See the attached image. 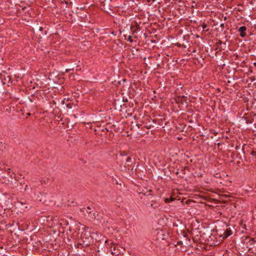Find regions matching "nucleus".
Here are the masks:
<instances>
[{
    "label": "nucleus",
    "mask_w": 256,
    "mask_h": 256,
    "mask_svg": "<svg viewBox=\"0 0 256 256\" xmlns=\"http://www.w3.org/2000/svg\"><path fill=\"white\" fill-rule=\"evenodd\" d=\"M10 168H8V169L7 172H8V174H10Z\"/></svg>",
    "instance_id": "13"
},
{
    "label": "nucleus",
    "mask_w": 256,
    "mask_h": 256,
    "mask_svg": "<svg viewBox=\"0 0 256 256\" xmlns=\"http://www.w3.org/2000/svg\"><path fill=\"white\" fill-rule=\"evenodd\" d=\"M26 188H28V186L26 185V188H25V190H26Z\"/></svg>",
    "instance_id": "16"
},
{
    "label": "nucleus",
    "mask_w": 256,
    "mask_h": 256,
    "mask_svg": "<svg viewBox=\"0 0 256 256\" xmlns=\"http://www.w3.org/2000/svg\"><path fill=\"white\" fill-rule=\"evenodd\" d=\"M91 208H90V206H88L86 207V208L84 210V211L86 212V210H90Z\"/></svg>",
    "instance_id": "12"
},
{
    "label": "nucleus",
    "mask_w": 256,
    "mask_h": 256,
    "mask_svg": "<svg viewBox=\"0 0 256 256\" xmlns=\"http://www.w3.org/2000/svg\"><path fill=\"white\" fill-rule=\"evenodd\" d=\"M202 28L203 29H204L206 28V27H207V24L205 23H204L202 26Z\"/></svg>",
    "instance_id": "10"
},
{
    "label": "nucleus",
    "mask_w": 256,
    "mask_h": 256,
    "mask_svg": "<svg viewBox=\"0 0 256 256\" xmlns=\"http://www.w3.org/2000/svg\"><path fill=\"white\" fill-rule=\"evenodd\" d=\"M85 208H83L81 210V211L84 212V215L88 216L90 220H94L96 219V216H98V213L97 212H94L92 213L91 210H86L84 211Z\"/></svg>",
    "instance_id": "2"
},
{
    "label": "nucleus",
    "mask_w": 256,
    "mask_h": 256,
    "mask_svg": "<svg viewBox=\"0 0 256 256\" xmlns=\"http://www.w3.org/2000/svg\"><path fill=\"white\" fill-rule=\"evenodd\" d=\"M48 179L46 178H42L40 182L42 184H47L48 182Z\"/></svg>",
    "instance_id": "8"
},
{
    "label": "nucleus",
    "mask_w": 256,
    "mask_h": 256,
    "mask_svg": "<svg viewBox=\"0 0 256 256\" xmlns=\"http://www.w3.org/2000/svg\"><path fill=\"white\" fill-rule=\"evenodd\" d=\"M208 30H208H208H206V32H208Z\"/></svg>",
    "instance_id": "17"
},
{
    "label": "nucleus",
    "mask_w": 256,
    "mask_h": 256,
    "mask_svg": "<svg viewBox=\"0 0 256 256\" xmlns=\"http://www.w3.org/2000/svg\"><path fill=\"white\" fill-rule=\"evenodd\" d=\"M27 115H28V116H30L31 115V114H30V113H28V114H27Z\"/></svg>",
    "instance_id": "15"
},
{
    "label": "nucleus",
    "mask_w": 256,
    "mask_h": 256,
    "mask_svg": "<svg viewBox=\"0 0 256 256\" xmlns=\"http://www.w3.org/2000/svg\"><path fill=\"white\" fill-rule=\"evenodd\" d=\"M128 40L130 42H132V37L131 36H129L128 38Z\"/></svg>",
    "instance_id": "11"
},
{
    "label": "nucleus",
    "mask_w": 256,
    "mask_h": 256,
    "mask_svg": "<svg viewBox=\"0 0 256 256\" xmlns=\"http://www.w3.org/2000/svg\"><path fill=\"white\" fill-rule=\"evenodd\" d=\"M151 192H152V190H149L146 191L144 193V192H140V194L142 195L140 196L141 198H144V196L148 197L150 196H152V194L150 193Z\"/></svg>",
    "instance_id": "4"
},
{
    "label": "nucleus",
    "mask_w": 256,
    "mask_h": 256,
    "mask_svg": "<svg viewBox=\"0 0 256 256\" xmlns=\"http://www.w3.org/2000/svg\"><path fill=\"white\" fill-rule=\"evenodd\" d=\"M80 239L82 241V243H78L80 245H82L83 246H87L90 244L91 240H92V238L90 234V232H82L80 236Z\"/></svg>",
    "instance_id": "1"
},
{
    "label": "nucleus",
    "mask_w": 256,
    "mask_h": 256,
    "mask_svg": "<svg viewBox=\"0 0 256 256\" xmlns=\"http://www.w3.org/2000/svg\"><path fill=\"white\" fill-rule=\"evenodd\" d=\"M39 30L40 31H42L43 30V28L42 27H40Z\"/></svg>",
    "instance_id": "14"
},
{
    "label": "nucleus",
    "mask_w": 256,
    "mask_h": 256,
    "mask_svg": "<svg viewBox=\"0 0 256 256\" xmlns=\"http://www.w3.org/2000/svg\"><path fill=\"white\" fill-rule=\"evenodd\" d=\"M147 204L148 207H152L154 208H158L160 205L158 203H156V202H154V204Z\"/></svg>",
    "instance_id": "6"
},
{
    "label": "nucleus",
    "mask_w": 256,
    "mask_h": 256,
    "mask_svg": "<svg viewBox=\"0 0 256 256\" xmlns=\"http://www.w3.org/2000/svg\"><path fill=\"white\" fill-rule=\"evenodd\" d=\"M132 161V158L130 157V156H128L126 158V162L124 163V165L125 166H129V164L128 163L131 162Z\"/></svg>",
    "instance_id": "7"
},
{
    "label": "nucleus",
    "mask_w": 256,
    "mask_h": 256,
    "mask_svg": "<svg viewBox=\"0 0 256 256\" xmlns=\"http://www.w3.org/2000/svg\"><path fill=\"white\" fill-rule=\"evenodd\" d=\"M246 28L245 26H242L238 28V32H240V35L242 38H244L246 36Z\"/></svg>",
    "instance_id": "3"
},
{
    "label": "nucleus",
    "mask_w": 256,
    "mask_h": 256,
    "mask_svg": "<svg viewBox=\"0 0 256 256\" xmlns=\"http://www.w3.org/2000/svg\"><path fill=\"white\" fill-rule=\"evenodd\" d=\"M232 231L230 228H226L224 233V238H228L230 236L232 235Z\"/></svg>",
    "instance_id": "5"
},
{
    "label": "nucleus",
    "mask_w": 256,
    "mask_h": 256,
    "mask_svg": "<svg viewBox=\"0 0 256 256\" xmlns=\"http://www.w3.org/2000/svg\"><path fill=\"white\" fill-rule=\"evenodd\" d=\"M174 200V198H166L165 202H172Z\"/></svg>",
    "instance_id": "9"
},
{
    "label": "nucleus",
    "mask_w": 256,
    "mask_h": 256,
    "mask_svg": "<svg viewBox=\"0 0 256 256\" xmlns=\"http://www.w3.org/2000/svg\"><path fill=\"white\" fill-rule=\"evenodd\" d=\"M66 72H68V70H66Z\"/></svg>",
    "instance_id": "18"
}]
</instances>
